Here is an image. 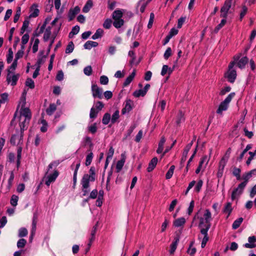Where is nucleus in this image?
<instances>
[{
	"mask_svg": "<svg viewBox=\"0 0 256 256\" xmlns=\"http://www.w3.org/2000/svg\"><path fill=\"white\" fill-rule=\"evenodd\" d=\"M178 242L179 238L178 237H176L174 238V241L172 242L170 246V254H173L174 252L177 248Z\"/></svg>",
	"mask_w": 256,
	"mask_h": 256,
	"instance_id": "6ab92c4d",
	"label": "nucleus"
},
{
	"mask_svg": "<svg viewBox=\"0 0 256 256\" xmlns=\"http://www.w3.org/2000/svg\"><path fill=\"white\" fill-rule=\"evenodd\" d=\"M93 6L92 2L91 0H88L82 8V12L86 13L89 12Z\"/></svg>",
	"mask_w": 256,
	"mask_h": 256,
	"instance_id": "393cba45",
	"label": "nucleus"
},
{
	"mask_svg": "<svg viewBox=\"0 0 256 256\" xmlns=\"http://www.w3.org/2000/svg\"><path fill=\"white\" fill-rule=\"evenodd\" d=\"M123 14L120 10H116L112 13V17L114 20L122 19Z\"/></svg>",
	"mask_w": 256,
	"mask_h": 256,
	"instance_id": "5701e85b",
	"label": "nucleus"
},
{
	"mask_svg": "<svg viewBox=\"0 0 256 256\" xmlns=\"http://www.w3.org/2000/svg\"><path fill=\"white\" fill-rule=\"evenodd\" d=\"M120 118V112L118 110H116L112 114L111 118V123L114 124L118 122V120Z\"/></svg>",
	"mask_w": 256,
	"mask_h": 256,
	"instance_id": "a878e982",
	"label": "nucleus"
},
{
	"mask_svg": "<svg viewBox=\"0 0 256 256\" xmlns=\"http://www.w3.org/2000/svg\"><path fill=\"white\" fill-rule=\"evenodd\" d=\"M111 122L110 114L108 113H106L102 118V124L106 125L108 124L110 122Z\"/></svg>",
	"mask_w": 256,
	"mask_h": 256,
	"instance_id": "72a5a7b5",
	"label": "nucleus"
},
{
	"mask_svg": "<svg viewBox=\"0 0 256 256\" xmlns=\"http://www.w3.org/2000/svg\"><path fill=\"white\" fill-rule=\"evenodd\" d=\"M44 51H41L40 52L39 56H38V59L36 62L37 67L40 68V66L44 64L45 62V60L46 58V55H44Z\"/></svg>",
	"mask_w": 256,
	"mask_h": 256,
	"instance_id": "2eb2a0df",
	"label": "nucleus"
},
{
	"mask_svg": "<svg viewBox=\"0 0 256 256\" xmlns=\"http://www.w3.org/2000/svg\"><path fill=\"white\" fill-rule=\"evenodd\" d=\"M194 241L191 242L190 244L189 248L187 250V252L190 256H194L196 252V248L193 246Z\"/></svg>",
	"mask_w": 256,
	"mask_h": 256,
	"instance_id": "c85d7f7f",
	"label": "nucleus"
},
{
	"mask_svg": "<svg viewBox=\"0 0 256 256\" xmlns=\"http://www.w3.org/2000/svg\"><path fill=\"white\" fill-rule=\"evenodd\" d=\"M226 18H224L220 22V24H218L214 30V32L215 33H217L219 30L224 26V25L226 24Z\"/></svg>",
	"mask_w": 256,
	"mask_h": 256,
	"instance_id": "ea45409f",
	"label": "nucleus"
},
{
	"mask_svg": "<svg viewBox=\"0 0 256 256\" xmlns=\"http://www.w3.org/2000/svg\"><path fill=\"white\" fill-rule=\"evenodd\" d=\"M146 94V90H144L143 89H140L138 90H136L134 94L133 95L136 98H138L140 96H144Z\"/></svg>",
	"mask_w": 256,
	"mask_h": 256,
	"instance_id": "e433bc0d",
	"label": "nucleus"
},
{
	"mask_svg": "<svg viewBox=\"0 0 256 256\" xmlns=\"http://www.w3.org/2000/svg\"><path fill=\"white\" fill-rule=\"evenodd\" d=\"M240 169L239 168H234L233 169L232 174L236 176L238 180H240L241 178L240 176Z\"/></svg>",
	"mask_w": 256,
	"mask_h": 256,
	"instance_id": "79ce46f5",
	"label": "nucleus"
},
{
	"mask_svg": "<svg viewBox=\"0 0 256 256\" xmlns=\"http://www.w3.org/2000/svg\"><path fill=\"white\" fill-rule=\"evenodd\" d=\"M256 174V169L252 170L250 172L245 173L242 175V179L244 180V182H246V186L247 184L248 180L252 176V174Z\"/></svg>",
	"mask_w": 256,
	"mask_h": 256,
	"instance_id": "f3484780",
	"label": "nucleus"
},
{
	"mask_svg": "<svg viewBox=\"0 0 256 256\" xmlns=\"http://www.w3.org/2000/svg\"><path fill=\"white\" fill-rule=\"evenodd\" d=\"M232 211V204L230 202H228L224 209V212L228 213V214H230Z\"/></svg>",
	"mask_w": 256,
	"mask_h": 256,
	"instance_id": "49530a36",
	"label": "nucleus"
},
{
	"mask_svg": "<svg viewBox=\"0 0 256 256\" xmlns=\"http://www.w3.org/2000/svg\"><path fill=\"white\" fill-rule=\"evenodd\" d=\"M80 12V8L78 6H76L74 8H71L69 10L68 14V20H72Z\"/></svg>",
	"mask_w": 256,
	"mask_h": 256,
	"instance_id": "f8f14e48",
	"label": "nucleus"
},
{
	"mask_svg": "<svg viewBox=\"0 0 256 256\" xmlns=\"http://www.w3.org/2000/svg\"><path fill=\"white\" fill-rule=\"evenodd\" d=\"M96 170L94 166H92L89 170V174H84L81 180V184L82 186V196H86L90 192V182H94L96 180Z\"/></svg>",
	"mask_w": 256,
	"mask_h": 256,
	"instance_id": "f03ea898",
	"label": "nucleus"
},
{
	"mask_svg": "<svg viewBox=\"0 0 256 256\" xmlns=\"http://www.w3.org/2000/svg\"><path fill=\"white\" fill-rule=\"evenodd\" d=\"M128 56L132 58V60H130V64H132L136 60V56L134 51L130 50L128 52Z\"/></svg>",
	"mask_w": 256,
	"mask_h": 256,
	"instance_id": "e2e57ef3",
	"label": "nucleus"
},
{
	"mask_svg": "<svg viewBox=\"0 0 256 256\" xmlns=\"http://www.w3.org/2000/svg\"><path fill=\"white\" fill-rule=\"evenodd\" d=\"M88 130L92 134H94L97 130V127L96 124L94 123L93 124L90 126L88 128Z\"/></svg>",
	"mask_w": 256,
	"mask_h": 256,
	"instance_id": "69168bd1",
	"label": "nucleus"
},
{
	"mask_svg": "<svg viewBox=\"0 0 256 256\" xmlns=\"http://www.w3.org/2000/svg\"><path fill=\"white\" fill-rule=\"evenodd\" d=\"M18 196L16 195H12L11 199H10V204L14 206H16L18 204Z\"/></svg>",
	"mask_w": 256,
	"mask_h": 256,
	"instance_id": "de8ad7c7",
	"label": "nucleus"
},
{
	"mask_svg": "<svg viewBox=\"0 0 256 256\" xmlns=\"http://www.w3.org/2000/svg\"><path fill=\"white\" fill-rule=\"evenodd\" d=\"M100 81L102 84L106 85L108 82V78L106 76H102L100 77Z\"/></svg>",
	"mask_w": 256,
	"mask_h": 256,
	"instance_id": "bf43d9fd",
	"label": "nucleus"
},
{
	"mask_svg": "<svg viewBox=\"0 0 256 256\" xmlns=\"http://www.w3.org/2000/svg\"><path fill=\"white\" fill-rule=\"evenodd\" d=\"M50 34H51V28L50 27H48L46 28V30L44 32V40L45 42L48 41L50 37Z\"/></svg>",
	"mask_w": 256,
	"mask_h": 256,
	"instance_id": "c9c22d12",
	"label": "nucleus"
},
{
	"mask_svg": "<svg viewBox=\"0 0 256 256\" xmlns=\"http://www.w3.org/2000/svg\"><path fill=\"white\" fill-rule=\"evenodd\" d=\"M56 106L54 104H50L49 107L46 109V112L50 116L56 110Z\"/></svg>",
	"mask_w": 256,
	"mask_h": 256,
	"instance_id": "473e14b6",
	"label": "nucleus"
},
{
	"mask_svg": "<svg viewBox=\"0 0 256 256\" xmlns=\"http://www.w3.org/2000/svg\"><path fill=\"white\" fill-rule=\"evenodd\" d=\"M228 160V156L226 158L223 157L222 158V160H220V164H219V168H218V177L221 176H222L224 168Z\"/></svg>",
	"mask_w": 256,
	"mask_h": 256,
	"instance_id": "9b49d317",
	"label": "nucleus"
},
{
	"mask_svg": "<svg viewBox=\"0 0 256 256\" xmlns=\"http://www.w3.org/2000/svg\"><path fill=\"white\" fill-rule=\"evenodd\" d=\"M248 243H246L244 244V246L246 248H254L256 246L255 242H256V238L254 236H250L248 238Z\"/></svg>",
	"mask_w": 256,
	"mask_h": 256,
	"instance_id": "4468645a",
	"label": "nucleus"
},
{
	"mask_svg": "<svg viewBox=\"0 0 256 256\" xmlns=\"http://www.w3.org/2000/svg\"><path fill=\"white\" fill-rule=\"evenodd\" d=\"M131 102H132L131 100H127L124 106L122 109V114H124L130 112L132 110V106H131Z\"/></svg>",
	"mask_w": 256,
	"mask_h": 256,
	"instance_id": "dca6fc26",
	"label": "nucleus"
},
{
	"mask_svg": "<svg viewBox=\"0 0 256 256\" xmlns=\"http://www.w3.org/2000/svg\"><path fill=\"white\" fill-rule=\"evenodd\" d=\"M154 13L152 12L150 14V18L149 20V22L148 24V28H150L152 26L154 20Z\"/></svg>",
	"mask_w": 256,
	"mask_h": 256,
	"instance_id": "052dcab7",
	"label": "nucleus"
},
{
	"mask_svg": "<svg viewBox=\"0 0 256 256\" xmlns=\"http://www.w3.org/2000/svg\"><path fill=\"white\" fill-rule=\"evenodd\" d=\"M158 162V158L156 157L154 158H152V160L150 161V162L148 164V166L147 168V170L148 172H152L154 168L156 167V164Z\"/></svg>",
	"mask_w": 256,
	"mask_h": 256,
	"instance_id": "a211bd4d",
	"label": "nucleus"
},
{
	"mask_svg": "<svg viewBox=\"0 0 256 256\" xmlns=\"http://www.w3.org/2000/svg\"><path fill=\"white\" fill-rule=\"evenodd\" d=\"M22 148L19 147L17 150V166L18 167L20 165V160L22 156Z\"/></svg>",
	"mask_w": 256,
	"mask_h": 256,
	"instance_id": "09e8293b",
	"label": "nucleus"
},
{
	"mask_svg": "<svg viewBox=\"0 0 256 256\" xmlns=\"http://www.w3.org/2000/svg\"><path fill=\"white\" fill-rule=\"evenodd\" d=\"M84 72L86 76H90L92 73V68L91 66H88L85 67L84 69Z\"/></svg>",
	"mask_w": 256,
	"mask_h": 256,
	"instance_id": "5fc2aeb1",
	"label": "nucleus"
},
{
	"mask_svg": "<svg viewBox=\"0 0 256 256\" xmlns=\"http://www.w3.org/2000/svg\"><path fill=\"white\" fill-rule=\"evenodd\" d=\"M210 227V225L208 224L206 225L205 228H202L200 230V233L202 234L204 236V238L202 239L201 246L202 248L205 247L206 242L208 240V230H209Z\"/></svg>",
	"mask_w": 256,
	"mask_h": 256,
	"instance_id": "6e6552de",
	"label": "nucleus"
},
{
	"mask_svg": "<svg viewBox=\"0 0 256 256\" xmlns=\"http://www.w3.org/2000/svg\"><path fill=\"white\" fill-rule=\"evenodd\" d=\"M124 20L122 18L120 20H114L113 25L116 28H118L124 25Z\"/></svg>",
	"mask_w": 256,
	"mask_h": 256,
	"instance_id": "f704fd0d",
	"label": "nucleus"
},
{
	"mask_svg": "<svg viewBox=\"0 0 256 256\" xmlns=\"http://www.w3.org/2000/svg\"><path fill=\"white\" fill-rule=\"evenodd\" d=\"M80 31V26H76L73 27L71 32L70 33V36L72 34L73 35L76 34Z\"/></svg>",
	"mask_w": 256,
	"mask_h": 256,
	"instance_id": "338daca9",
	"label": "nucleus"
},
{
	"mask_svg": "<svg viewBox=\"0 0 256 256\" xmlns=\"http://www.w3.org/2000/svg\"><path fill=\"white\" fill-rule=\"evenodd\" d=\"M92 96L94 98H98L101 99L102 98L103 90L99 88L96 84H92Z\"/></svg>",
	"mask_w": 256,
	"mask_h": 256,
	"instance_id": "9d476101",
	"label": "nucleus"
},
{
	"mask_svg": "<svg viewBox=\"0 0 256 256\" xmlns=\"http://www.w3.org/2000/svg\"><path fill=\"white\" fill-rule=\"evenodd\" d=\"M28 234V230L26 228H22L18 230V236L24 237Z\"/></svg>",
	"mask_w": 256,
	"mask_h": 256,
	"instance_id": "8fccbe9b",
	"label": "nucleus"
},
{
	"mask_svg": "<svg viewBox=\"0 0 256 256\" xmlns=\"http://www.w3.org/2000/svg\"><path fill=\"white\" fill-rule=\"evenodd\" d=\"M13 58V52L11 48H9L8 54L6 56V62L8 64H10Z\"/></svg>",
	"mask_w": 256,
	"mask_h": 256,
	"instance_id": "a18cd8bd",
	"label": "nucleus"
},
{
	"mask_svg": "<svg viewBox=\"0 0 256 256\" xmlns=\"http://www.w3.org/2000/svg\"><path fill=\"white\" fill-rule=\"evenodd\" d=\"M249 154L250 155V157L248 158V160L246 162V164L247 165H249L251 161L254 158H256V154H255V152H248Z\"/></svg>",
	"mask_w": 256,
	"mask_h": 256,
	"instance_id": "3c124183",
	"label": "nucleus"
},
{
	"mask_svg": "<svg viewBox=\"0 0 256 256\" xmlns=\"http://www.w3.org/2000/svg\"><path fill=\"white\" fill-rule=\"evenodd\" d=\"M174 168L175 166H172L170 167V169L168 170L166 175V179H170L172 177Z\"/></svg>",
	"mask_w": 256,
	"mask_h": 256,
	"instance_id": "58836bf2",
	"label": "nucleus"
},
{
	"mask_svg": "<svg viewBox=\"0 0 256 256\" xmlns=\"http://www.w3.org/2000/svg\"><path fill=\"white\" fill-rule=\"evenodd\" d=\"M98 112L94 108L90 109V118H94L96 117Z\"/></svg>",
	"mask_w": 256,
	"mask_h": 256,
	"instance_id": "680f3d73",
	"label": "nucleus"
},
{
	"mask_svg": "<svg viewBox=\"0 0 256 256\" xmlns=\"http://www.w3.org/2000/svg\"><path fill=\"white\" fill-rule=\"evenodd\" d=\"M166 142V139L164 137H162L159 142L158 148L156 150L158 154H160L162 152L164 149V146Z\"/></svg>",
	"mask_w": 256,
	"mask_h": 256,
	"instance_id": "b1692460",
	"label": "nucleus"
},
{
	"mask_svg": "<svg viewBox=\"0 0 256 256\" xmlns=\"http://www.w3.org/2000/svg\"><path fill=\"white\" fill-rule=\"evenodd\" d=\"M14 179V174L13 172H10V176L8 180V189H10V187L12 185Z\"/></svg>",
	"mask_w": 256,
	"mask_h": 256,
	"instance_id": "13d9d810",
	"label": "nucleus"
},
{
	"mask_svg": "<svg viewBox=\"0 0 256 256\" xmlns=\"http://www.w3.org/2000/svg\"><path fill=\"white\" fill-rule=\"evenodd\" d=\"M20 110V116L19 118V126L22 130L27 129L30 120L32 117V114L30 109L24 107L26 99L24 98Z\"/></svg>",
	"mask_w": 256,
	"mask_h": 256,
	"instance_id": "f257e3e1",
	"label": "nucleus"
},
{
	"mask_svg": "<svg viewBox=\"0 0 256 256\" xmlns=\"http://www.w3.org/2000/svg\"><path fill=\"white\" fill-rule=\"evenodd\" d=\"M186 222V220L184 218L182 217L176 219L174 222V226L176 227H180L183 226Z\"/></svg>",
	"mask_w": 256,
	"mask_h": 256,
	"instance_id": "4be33fe9",
	"label": "nucleus"
},
{
	"mask_svg": "<svg viewBox=\"0 0 256 256\" xmlns=\"http://www.w3.org/2000/svg\"><path fill=\"white\" fill-rule=\"evenodd\" d=\"M74 44L72 42H68V45L66 46V54H70L72 53L74 50Z\"/></svg>",
	"mask_w": 256,
	"mask_h": 256,
	"instance_id": "4c0bfd02",
	"label": "nucleus"
},
{
	"mask_svg": "<svg viewBox=\"0 0 256 256\" xmlns=\"http://www.w3.org/2000/svg\"><path fill=\"white\" fill-rule=\"evenodd\" d=\"M20 76V74H16L10 70H8L6 80L8 84L12 86H14L16 84Z\"/></svg>",
	"mask_w": 256,
	"mask_h": 256,
	"instance_id": "20e7f679",
	"label": "nucleus"
},
{
	"mask_svg": "<svg viewBox=\"0 0 256 256\" xmlns=\"http://www.w3.org/2000/svg\"><path fill=\"white\" fill-rule=\"evenodd\" d=\"M172 54V50L170 48H168L166 50L164 56L165 59L167 60Z\"/></svg>",
	"mask_w": 256,
	"mask_h": 256,
	"instance_id": "774afa93",
	"label": "nucleus"
},
{
	"mask_svg": "<svg viewBox=\"0 0 256 256\" xmlns=\"http://www.w3.org/2000/svg\"><path fill=\"white\" fill-rule=\"evenodd\" d=\"M242 220L243 218H238V219L234 220L232 224V228L234 229L238 228L242 222Z\"/></svg>",
	"mask_w": 256,
	"mask_h": 256,
	"instance_id": "a19ab883",
	"label": "nucleus"
},
{
	"mask_svg": "<svg viewBox=\"0 0 256 256\" xmlns=\"http://www.w3.org/2000/svg\"><path fill=\"white\" fill-rule=\"evenodd\" d=\"M136 75V71L134 70L132 73L126 78L125 82L124 83V86H128L132 80Z\"/></svg>",
	"mask_w": 256,
	"mask_h": 256,
	"instance_id": "bb28decb",
	"label": "nucleus"
},
{
	"mask_svg": "<svg viewBox=\"0 0 256 256\" xmlns=\"http://www.w3.org/2000/svg\"><path fill=\"white\" fill-rule=\"evenodd\" d=\"M58 175V172L56 170L52 174L48 176L46 178L47 180L46 182V184L48 186H49L52 182H54L56 180Z\"/></svg>",
	"mask_w": 256,
	"mask_h": 256,
	"instance_id": "ddd939ff",
	"label": "nucleus"
},
{
	"mask_svg": "<svg viewBox=\"0 0 256 256\" xmlns=\"http://www.w3.org/2000/svg\"><path fill=\"white\" fill-rule=\"evenodd\" d=\"M204 218L205 222L207 224V225L210 224V222L212 220V214L209 210L206 209L205 210L204 214Z\"/></svg>",
	"mask_w": 256,
	"mask_h": 256,
	"instance_id": "412c9836",
	"label": "nucleus"
},
{
	"mask_svg": "<svg viewBox=\"0 0 256 256\" xmlns=\"http://www.w3.org/2000/svg\"><path fill=\"white\" fill-rule=\"evenodd\" d=\"M39 10L37 8H34L31 10V13L30 15V18H36L38 15Z\"/></svg>",
	"mask_w": 256,
	"mask_h": 256,
	"instance_id": "6e6d98bb",
	"label": "nucleus"
},
{
	"mask_svg": "<svg viewBox=\"0 0 256 256\" xmlns=\"http://www.w3.org/2000/svg\"><path fill=\"white\" fill-rule=\"evenodd\" d=\"M246 186V182H242V183H240L238 186L237 188H236L233 190L232 194V200H234L238 196L242 194L243 190Z\"/></svg>",
	"mask_w": 256,
	"mask_h": 256,
	"instance_id": "1a4fd4ad",
	"label": "nucleus"
},
{
	"mask_svg": "<svg viewBox=\"0 0 256 256\" xmlns=\"http://www.w3.org/2000/svg\"><path fill=\"white\" fill-rule=\"evenodd\" d=\"M233 0H226L220 9V17L226 18Z\"/></svg>",
	"mask_w": 256,
	"mask_h": 256,
	"instance_id": "423d86ee",
	"label": "nucleus"
},
{
	"mask_svg": "<svg viewBox=\"0 0 256 256\" xmlns=\"http://www.w3.org/2000/svg\"><path fill=\"white\" fill-rule=\"evenodd\" d=\"M112 21L110 19L107 18L103 24V26L106 29H109L112 25Z\"/></svg>",
	"mask_w": 256,
	"mask_h": 256,
	"instance_id": "603ef678",
	"label": "nucleus"
},
{
	"mask_svg": "<svg viewBox=\"0 0 256 256\" xmlns=\"http://www.w3.org/2000/svg\"><path fill=\"white\" fill-rule=\"evenodd\" d=\"M234 64V62H232L230 63L228 66L229 70L226 74V76L228 78V82H234L236 76V71L232 69Z\"/></svg>",
	"mask_w": 256,
	"mask_h": 256,
	"instance_id": "39448f33",
	"label": "nucleus"
},
{
	"mask_svg": "<svg viewBox=\"0 0 256 256\" xmlns=\"http://www.w3.org/2000/svg\"><path fill=\"white\" fill-rule=\"evenodd\" d=\"M98 194V192L97 190L94 189L90 193L88 198L95 199L96 198Z\"/></svg>",
	"mask_w": 256,
	"mask_h": 256,
	"instance_id": "0e129e2a",
	"label": "nucleus"
},
{
	"mask_svg": "<svg viewBox=\"0 0 256 256\" xmlns=\"http://www.w3.org/2000/svg\"><path fill=\"white\" fill-rule=\"evenodd\" d=\"M184 120V114L182 111H180L177 115L176 119V123L179 125Z\"/></svg>",
	"mask_w": 256,
	"mask_h": 256,
	"instance_id": "2f4dec72",
	"label": "nucleus"
},
{
	"mask_svg": "<svg viewBox=\"0 0 256 256\" xmlns=\"http://www.w3.org/2000/svg\"><path fill=\"white\" fill-rule=\"evenodd\" d=\"M93 158V154L92 152L89 154L86 158V165L88 166L90 164Z\"/></svg>",
	"mask_w": 256,
	"mask_h": 256,
	"instance_id": "864d4df0",
	"label": "nucleus"
},
{
	"mask_svg": "<svg viewBox=\"0 0 256 256\" xmlns=\"http://www.w3.org/2000/svg\"><path fill=\"white\" fill-rule=\"evenodd\" d=\"M234 96V92L230 94L225 100L220 104L218 108L216 110V112L220 114H222L223 111L226 110L228 109L229 103Z\"/></svg>",
	"mask_w": 256,
	"mask_h": 256,
	"instance_id": "7ed1b4c3",
	"label": "nucleus"
},
{
	"mask_svg": "<svg viewBox=\"0 0 256 256\" xmlns=\"http://www.w3.org/2000/svg\"><path fill=\"white\" fill-rule=\"evenodd\" d=\"M26 243V240L24 238H21L18 240L17 242V246L18 248H24Z\"/></svg>",
	"mask_w": 256,
	"mask_h": 256,
	"instance_id": "4d7b16f0",
	"label": "nucleus"
},
{
	"mask_svg": "<svg viewBox=\"0 0 256 256\" xmlns=\"http://www.w3.org/2000/svg\"><path fill=\"white\" fill-rule=\"evenodd\" d=\"M26 85L32 89L34 88L35 86L34 81L30 78H28L26 79Z\"/></svg>",
	"mask_w": 256,
	"mask_h": 256,
	"instance_id": "c03bdc74",
	"label": "nucleus"
},
{
	"mask_svg": "<svg viewBox=\"0 0 256 256\" xmlns=\"http://www.w3.org/2000/svg\"><path fill=\"white\" fill-rule=\"evenodd\" d=\"M40 40L38 38L34 39V42L32 46V50L34 53H36L38 50Z\"/></svg>",
	"mask_w": 256,
	"mask_h": 256,
	"instance_id": "37998d69",
	"label": "nucleus"
},
{
	"mask_svg": "<svg viewBox=\"0 0 256 256\" xmlns=\"http://www.w3.org/2000/svg\"><path fill=\"white\" fill-rule=\"evenodd\" d=\"M125 162V159L124 158H122L118 160L116 165V171L117 172H119L122 169L124 164Z\"/></svg>",
	"mask_w": 256,
	"mask_h": 256,
	"instance_id": "7c9ffc66",
	"label": "nucleus"
},
{
	"mask_svg": "<svg viewBox=\"0 0 256 256\" xmlns=\"http://www.w3.org/2000/svg\"><path fill=\"white\" fill-rule=\"evenodd\" d=\"M98 46V43L96 42L88 40L84 44V46L85 49L90 50L93 47H96Z\"/></svg>",
	"mask_w": 256,
	"mask_h": 256,
	"instance_id": "aec40b11",
	"label": "nucleus"
},
{
	"mask_svg": "<svg viewBox=\"0 0 256 256\" xmlns=\"http://www.w3.org/2000/svg\"><path fill=\"white\" fill-rule=\"evenodd\" d=\"M20 128V131L18 132L16 134H14L10 138V143L14 145L18 144L22 142L23 132Z\"/></svg>",
	"mask_w": 256,
	"mask_h": 256,
	"instance_id": "0eeeda50",
	"label": "nucleus"
},
{
	"mask_svg": "<svg viewBox=\"0 0 256 256\" xmlns=\"http://www.w3.org/2000/svg\"><path fill=\"white\" fill-rule=\"evenodd\" d=\"M104 34V30L102 28H98L96 30L95 34L92 36V38L96 40L100 38Z\"/></svg>",
	"mask_w": 256,
	"mask_h": 256,
	"instance_id": "cd10ccee",
	"label": "nucleus"
},
{
	"mask_svg": "<svg viewBox=\"0 0 256 256\" xmlns=\"http://www.w3.org/2000/svg\"><path fill=\"white\" fill-rule=\"evenodd\" d=\"M248 62V58L246 56H244L239 60V62L238 63V66L240 68H242L244 67L245 65L247 64Z\"/></svg>",
	"mask_w": 256,
	"mask_h": 256,
	"instance_id": "c756f323",
	"label": "nucleus"
}]
</instances>
